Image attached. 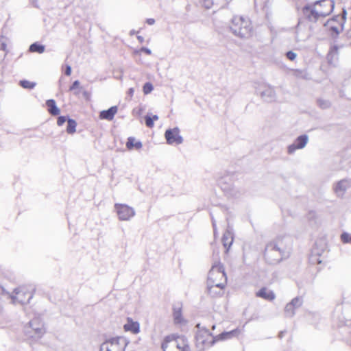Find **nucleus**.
I'll return each instance as SVG.
<instances>
[{"label":"nucleus","instance_id":"nucleus-47","mask_svg":"<svg viewBox=\"0 0 351 351\" xmlns=\"http://www.w3.org/2000/svg\"><path fill=\"white\" fill-rule=\"evenodd\" d=\"M152 119H153V121H156L158 119V115H153V117H152Z\"/></svg>","mask_w":351,"mask_h":351},{"label":"nucleus","instance_id":"nucleus-26","mask_svg":"<svg viewBox=\"0 0 351 351\" xmlns=\"http://www.w3.org/2000/svg\"><path fill=\"white\" fill-rule=\"evenodd\" d=\"M45 47L37 42L32 43L29 48L31 52L43 53L45 51Z\"/></svg>","mask_w":351,"mask_h":351},{"label":"nucleus","instance_id":"nucleus-32","mask_svg":"<svg viewBox=\"0 0 351 351\" xmlns=\"http://www.w3.org/2000/svg\"><path fill=\"white\" fill-rule=\"evenodd\" d=\"M341 240L344 243H351V234L348 232H343L341 235Z\"/></svg>","mask_w":351,"mask_h":351},{"label":"nucleus","instance_id":"nucleus-44","mask_svg":"<svg viewBox=\"0 0 351 351\" xmlns=\"http://www.w3.org/2000/svg\"><path fill=\"white\" fill-rule=\"evenodd\" d=\"M134 90L133 88H130L128 89V95L132 97L133 96V94H134Z\"/></svg>","mask_w":351,"mask_h":351},{"label":"nucleus","instance_id":"nucleus-9","mask_svg":"<svg viewBox=\"0 0 351 351\" xmlns=\"http://www.w3.org/2000/svg\"><path fill=\"white\" fill-rule=\"evenodd\" d=\"M196 346L199 350L210 348L216 341L215 337L206 328L197 332L195 337Z\"/></svg>","mask_w":351,"mask_h":351},{"label":"nucleus","instance_id":"nucleus-6","mask_svg":"<svg viewBox=\"0 0 351 351\" xmlns=\"http://www.w3.org/2000/svg\"><path fill=\"white\" fill-rule=\"evenodd\" d=\"M161 348L163 351H189V348L185 341L175 335L165 337Z\"/></svg>","mask_w":351,"mask_h":351},{"label":"nucleus","instance_id":"nucleus-27","mask_svg":"<svg viewBox=\"0 0 351 351\" xmlns=\"http://www.w3.org/2000/svg\"><path fill=\"white\" fill-rule=\"evenodd\" d=\"M76 126H77L76 121L73 119L68 118L66 132L70 134L75 133L76 131Z\"/></svg>","mask_w":351,"mask_h":351},{"label":"nucleus","instance_id":"nucleus-7","mask_svg":"<svg viewBox=\"0 0 351 351\" xmlns=\"http://www.w3.org/2000/svg\"><path fill=\"white\" fill-rule=\"evenodd\" d=\"M128 341L123 337L106 340L100 346V351H125Z\"/></svg>","mask_w":351,"mask_h":351},{"label":"nucleus","instance_id":"nucleus-3","mask_svg":"<svg viewBox=\"0 0 351 351\" xmlns=\"http://www.w3.org/2000/svg\"><path fill=\"white\" fill-rule=\"evenodd\" d=\"M230 29L234 36L247 39L252 36L253 27L248 18L235 16L231 20Z\"/></svg>","mask_w":351,"mask_h":351},{"label":"nucleus","instance_id":"nucleus-8","mask_svg":"<svg viewBox=\"0 0 351 351\" xmlns=\"http://www.w3.org/2000/svg\"><path fill=\"white\" fill-rule=\"evenodd\" d=\"M346 11L343 10L342 16H335L332 19L328 20L324 25L328 27L329 30L332 32V37H337L343 29V25L346 20Z\"/></svg>","mask_w":351,"mask_h":351},{"label":"nucleus","instance_id":"nucleus-1","mask_svg":"<svg viewBox=\"0 0 351 351\" xmlns=\"http://www.w3.org/2000/svg\"><path fill=\"white\" fill-rule=\"evenodd\" d=\"M291 248L289 237H278L266 245L264 257L269 264H277L289 256Z\"/></svg>","mask_w":351,"mask_h":351},{"label":"nucleus","instance_id":"nucleus-5","mask_svg":"<svg viewBox=\"0 0 351 351\" xmlns=\"http://www.w3.org/2000/svg\"><path fill=\"white\" fill-rule=\"evenodd\" d=\"M1 289L3 293L9 295L13 304H27L29 303L30 300L33 298L32 289L25 286H21L14 289L12 293L5 291L3 287H1Z\"/></svg>","mask_w":351,"mask_h":351},{"label":"nucleus","instance_id":"nucleus-16","mask_svg":"<svg viewBox=\"0 0 351 351\" xmlns=\"http://www.w3.org/2000/svg\"><path fill=\"white\" fill-rule=\"evenodd\" d=\"M261 98L267 102H272L276 99V94L274 89L270 86H264L262 90L259 91Z\"/></svg>","mask_w":351,"mask_h":351},{"label":"nucleus","instance_id":"nucleus-37","mask_svg":"<svg viewBox=\"0 0 351 351\" xmlns=\"http://www.w3.org/2000/svg\"><path fill=\"white\" fill-rule=\"evenodd\" d=\"M296 56V53L292 51H289L286 53V57L290 60H294Z\"/></svg>","mask_w":351,"mask_h":351},{"label":"nucleus","instance_id":"nucleus-21","mask_svg":"<svg viewBox=\"0 0 351 351\" xmlns=\"http://www.w3.org/2000/svg\"><path fill=\"white\" fill-rule=\"evenodd\" d=\"M232 242L233 234L230 230H226L222 237V243L224 247L226 248V252H228V249L232 245Z\"/></svg>","mask_w":351,"mask_h":351},{"label":"nucleus","instance_id":"nucleus-34","mask_svg":"<svg viewBox=\"0 0 351 351\" xmlns=\"http://www.w3.org/2000/svg\"><path fill=\"white\" fill-rule=\"evenodd\" d=\"M145 122L147 127L152 128L154 126L153 119L149 115L145 117Z\"/></svg>","mask_w":351,"mask_h":351},{"label":"nucleus","instance_id":"nucleus-11","mask_svg":"<svg viewBox=\"0 0 351 351\" xmlns=\"http://www.w3.org/2000/svg\"><path fill=\"white\" fill-rule=\"evenodd\" d=\"M114 208L119 216V219L122 221L129 220L135 215L134 208L126 204H116Z\"/></svg>","mask_w":351,"mask_h":351},{"label":"nucleus","instance_id":"nucleus-30","mask_svg":"<svg viewBox=\"0 0 351 351\" xmlns=\"http://www.w3.org/2000/svg\"><path fill=\"white\" fill-rule=\"evenodd\" d=\"M173 318L176 324H180L182 322L181 308L173 309Z\"/></svg>","mask_w":351,"mask_h":351},{"label":"nucleus","instance_id":"nucleus-46","mask_svg":"<svg viewBox=\"0 0 351 351\" xmlns=\"http://www.w3.org/2000/svg\"><path fill=\"white\" fill-rule=\"evenodd\" d=\"M285 331H281V332L279 333V335H278V337H279L280 339H282V338L284 337V335H285Z\"/></svg>","mask_w":351,"mask_h":351},{"label":"nucleus","instance_id":"nucleus-42","mask_svg":"<svg viewBox=\"0 0 351 351\" xmlns=\"http://www.w3.org/2000/svg\"><path fill=\"white\" fill-rule=\"evenodd\" d=\"M141 51L146 53L148 55H150L152 53V51L149 49L147 48V47H142L141 49Z\"/></svg>","mask_w":351,"mask_h":351},{"label":"nucleus","instance_id":"nucleus-4","mask_svg":"<svg viewBox=\"0 0 351 351\" xmlns=\"http://www.w3.org/2000/svg\"><path fill=\"white\" fill-rule=\"evenodd\" d=\"M227 277L223 265L220 262L215 263L208 272L207 282L225 287Z\"/></svg>","mask_w":351,"mask_h":351},{"label":"nucleus","instance_id":"nucleus-25","mask_svg":"<svg viewBox=\"0 0 351 351\" xmlns=\"http://www.w3.org/2000/svg\"><path fill=\"white\" fill-rule=\"evenodd\" d=\"M142 143L141 141L135 142V138L134 137L130 136L128 138L126 147L128 149H132L134 147L136 149H139L142 147Z\"/></svg>","mask_w":351,"mask_h":351},{"label":"nucleus","instance_id":"nucleus-48","mask_svg":"<svg viewBox=\"0 0 351 351\" xmlns=\"http://www.w3.org/2000/svg\"><path fill=\"white\" fill-rule=\"evenodd\" d=\"M215 328V325H213V326H212V329H213V330H214Z\"/></svg>","mask_w":351,"mask_h":351},{"label":"nucleus","instance_id":"nucleus-24","mask_svg":"<svg viewBox=\"0 0 351 351\" xmlns=\"http://www.w3.org/2000/svg\"><path fill=\"white\" fill-rule=\"evenodd\" d=\"M237 333V330H232L229 332H223L222 333L215 337L216 341L229 339Z\"/></svg>","mask_w":351,"mask_h":351},{"label":"nucleus","instance_id":"nucleus-18","mask_svg":"<svg viewBox=\"0 0 351 351\" xmlns=\"http://www.w3.org/2000/svg\"><path fill=\"white\" fill-rule=\"evenodd\" d=\"M118 108L116 106H112L108 110H102L99 113V119L108 121H112L117 112Z\"/></svg>","mask_w":351,"mask_h":351},{"label":"nucleus","instance_id":"nucleus-43","mask_svg":"<svg viewBox=\"0 0 351 351\" xmlns=\"http://www.w3.org/2000/svg\"><path fill=\"white\" fill-rule=\"evenodd\" d=\"M146 23L149 25H152L155 23V20L154 19H147Z\"/></svg>","mask_w":351,"mask_h":351},{"label":"nucleus","instance_id":"nucleus-20","mask_svg":"<svg viewBox=\"0 0 351 351\" xmlns=\"http://www.w3.org/2000/svg\"><path fill=\"white\" fill-rule=\"evenodd\" d=\"M224 288L225 287H221L217 285L215 286V285H212L207 282L208 293L212 297H218L222 295L223 293Z\"/></svg>","mask_w":351,"mask_h":351},{"label":"nucleus","instance_id":"nucleus-33","mask_svg":"<svg viewBox=\"0 0 351 351\" xmlns=\"http://www.w3.org/2000/svg\"><path fill=\"white\" fill-rule=\"evenodd\" d=\"M0 50L4 52L3 58L5 57L7 54V45L3 40V38H0Z\"/></svg>","mask_w":351,"mask_h":351},{"label":"nucleus","instance_id":"nucleus-36","mask_svg":"<svg viewBox=\"0 0 351 351\" xmlns=\"http://www.w3.org/2000/svg\"><path fill=\"white\" fill-rule=\"evenodd\" d=\"M69 117L66 116H60L57 120V124L59 126H62L66 121H67Z\"/></svg>","mask_w":351,"mask_h":351},{"label":"nucleus","instance_id":"nucleus-13","mask_svg":"<svg viewBox=\"0 0 351 351\" xmlns=\"http://www.w3.org/2000/svg\"><path fill=\"white\" fill-rule=\"evenodd\" d=\"M303 304V299L302 297H295L291 301L287 303L285 307L284 313L286 317H293L295 312V311L299 308Z\"/></svg>","mask_w":351,"mask_h":351},{"label":"nucleus","instance_id":"nucleus-12","mask_svg":"<svg viewBox=\"0 0 351 351\" xmlns=\"http://www.w3.org/2000/svg\"><path fill=\"white\" fill-rule=\"evenodd\" d=\"M350 187L351 179L345 178L334 183L332 189L337 197L342 198Z\"/></svg>","mask_w":351,"mask_h":351},{"label":"nucleus","instance_id":"nucleus-10","mask_svg":"<svg viewBox=\"0 0 351 351\" xmlns=\"http://www.w3.org/2000/svg\"><path fill=\"white\" fill-rule=\"evenodd\" d=\"M29 327L25 329L27 336L34 339H40L45 333L43 324L38 318H35L29 322Z\"/></svg>","mask_w":351,"mask_h":351},{"label":"nucleus","instance_id":"nucleus-17","mask_svg":"<svg viewBox=\"0 0 351 351\" xmlns=\"http://www.w3.org/2000/svg\"><path fill=\"white\" fill-rule=\"evenodd\" d=\"M343 45H333L330 48V50L327 54V60L330 64L335 65L339 59V51L343 48Z\"/></svg>","mask_w":351,"mask_h":351},{"label":"nucleus","instance_id":"nucleus-19","mask_svg":"<svg viewBox=\"0 0 351 351\" xmlns=\"http://www.w3.org/2000/svg\"><path fill=\"white\" fill-rule=\"evenodd\" d=\"M256 295L268 301H273L276 298L274 292L269 290L266 287L261 288L258 292H256Z\"/></svg>","mask_w":351,"mask_h":351},{"label":"nucleus","instance_id":"nucleus-39","mask_svg":"<svg viewBox=\"0 0 351 351\" xmlns=\"http://www.w3.org/2000/svg\"><path fill=\"white\" fill-rule=\"evenodd\" d=\"M323 1L324 0L317 1L315 2V3L316 4L317 6H319V8L321 10H322L323 12H325L326 10V8H325V7L324 6Z\"/></svg>","mask_w":351,"mask_h":351},{"label":"nucleus","instance_id":"nucleus-29","mask_svg":"<svg viewBox=\"0 0 351 351\" xmlns=\"http://www.w3.org/2000/svg\"><path fill=\"white\" fill-rule=\"evenodd\" d=\"M19 84L23 88L33 89L36 86V82H29V81L26 80H21L19 82Z\"/></svg>","mask_w":351,"mask_h":351},{"label":"nucleus","instance_id":"nucleus-41","mask_svg":"<svg viewBox=\"0 0 351 351\" xmlns=\"http://www.w3.org/2000/svg\"><path fill=\"white\" fill-rule=\"evenodd\" d=\"M210 216H211V219H212L213 227L214 229V233L215 234V232H216V221L211 213H210Z\"/></svg>","mask_w":351,"mask_h":351},{"label":"nucleus","instance_id":"nucleus-50","mask_svg":"<svg viewBox=\"0 0 351 351\" xmlns=\"http://www.w3.org/2000/svg\"><path fill=\"white\" fill-rule=\"evenodd\" d=\"M337 23V25L335 24V26H339V23Z\"/></svg>","mask_w":351,"mask_h":351},{"label":"nucleus","instance_id":"nucleus-23","mask_svg":"<svg viewBox=\"0 0 351 351\" xmlns=\"http://www.w3.org/2000/svg\"><path fill=\"white\" fill-rule=\"evenodd\" d=\"M139 328V324L137 322H132L130 319H128V323L124 325L125 331H131L134 334L138 333Z\"/></svg>","mask_w":351,"mask_h":351},{"label":"nucleus","instance_id":"nucleus-40","mask_svg":"<svg viewBox=\"0 0 351 351\" xmlns=\"http://www.w3.org/2000/svg\"><path fill=\"white\" fill-rule=\"evenodd\" d=\"M71 73V67L70 65H66L65 67L64 74L69 76Z\"/></svg>","mask_w":351,"mask_h":351},{"label":"nucleus","instance_id":"nucleus-31","mask_svg":"<svg viewBox=\"0 0 351 351\" xmlns=\"http://www.w3.org/2000/svg\"><path fill=\"white\" fill-rule=\"evenodd\" d=\"M154 89V86L152 83L146 82L143 87V90L145 95L150 93Z\"/></svg>","mask_w":351,"mask_h":351},{"label":"nucleus","instance_id":"nucleus-2","mask_svg":"<svg viewBox=\"0 0 351 351\" xmlns=\"http://www.w3.org/2000/svg\"><path fill=\"white\" fill-rule=\"evenodd\" d=\"M324 6L326 8V12H323L314 3L305 5L302 9V12L305 18L311 22H316L320 17H326L333 10L335 2L333 0H324Z\"/></svg>","mask_w":351,"mask_h":351},{"label":"nucleus","instance_id":"nucleus-45","mask_svg":"<svg viewBox=\"0 0 351 351\" xmlns=\"http://www.w3.org/2000/svg\"><path fill=\"white\" fill-rule=\"evenodd\" d=\"M137 39L141 43H143L144 42V38L141 36H137Z\"/></svg>","mask_w":351,"mask_h":351},{"label":"nucleus","instance_id":"nucleus-22","mask_svg":"<svg viewBox=\"0 0 351 351\" xmlns=\"http://www.w3.org/2000/svg\"><path fill=\"white\" fill-rule=\"evenodd\" d=\"M46 106L49 113L52 116H57L60 114V110L56 106V103L54 99H51L47 100Z\"/></svg>","mask_w":351,"mask_h":351},{"label":"nucleus","instance_id":"nucleus-15","mask_svg":"<svg viewBox=\"0 0 351 351\" xmlns=\"http://www.w3.org/2000/svg\"><path fill=\"white\" fill-rule=\"evenodd\" d=\"M308 142V136L306 134H302L296 138L293 143L287 147V153L293 154L297 149H303Z\"/></svg>","mask_w":351,"mask_h":351},{"label":"nucleus","instance_id":"nucleus-35","mask_svg":"<svg viewBox=\"0 0 351 351\" xmlns=\"http://www.w3.org/2000/svg\"><path fill=\"white\" fill-rule=\"evenodd\" d=\"M201 3L205 8L209 9L211 8L213 3L212 0H201Z\"/></svg>","mask_w":351,"mask_h":351},{"label":"nucleus","instance_id":"nucleus-14","mask_svg":"<svg viewBox=\"0 0 351 351\" xmlns=\"http://www.w3.org/2000/svg\"><path fill=\"white\" fill-rule=\"evenodd\" d=\"M165 136L167 143L169 145H180L183 142V138L180 135V130L178 128L167 130L165 133Z\"/></svg>","mask_w":351,"mask_h":351},{"label":"nucleus","instance_id":"nucleus-49","mask_svg":"<svg viewBox=\"0 0 351 351\" xmlns=\"http://www.w3.org/2000/svg\"><path fill=\"white\" fill-rule=\"evenodd\" d=\"M199 325H200L199 324H197V327L199 328Z\"/></svg>","mask_w":351,"mask_h":351},{"label":"nucleus","instance_id":"nucleus-28","mask_svg":"<svg viewBox=\"0 0 351 351\" xmlns=\"http://www.w3.org/2000/svg\"><path fill=\"white\" fill-rule=\"evenodd\" d=\"M317 104L320 108L323 110L328 109L331 106V103L328 99L322 98L317 99Z\"/></svg>","mask_w":351,"mask_h":351},{"label":"nucleus","instance_id":"nucleus-38","mask_svg":"<svg viewBox=\"0 0 351 351\" xmlns=\"http://www.w3.org/2000/svg\"><path fill=\"white\" fill-rule=\"evenodd\" d=\"M80 82L78 80H75L73 82L72 85L70 86L69 88V90L70 91H73L77 88H79L80 86Z\"/></svg>","mask_w":351,"mask_h":351}]
</instances>
